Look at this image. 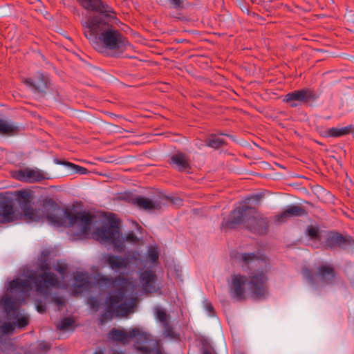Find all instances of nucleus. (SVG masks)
<instances>
[{
  "label": "nucleus",
  "instance_id": "nucleus-1",
  "mask_svg": "<svg viewBox=\"0 0 354 354\" xmlns=\"http://www.w3.org/2000/svg\"><path fill=\"white\" fill-rule=\"evenodd\" d=\"M263 196L261 193L248 196L239 203L238 207L230 212L228 218L221 223V229L225 232L238 227L243 224L245 227L253 234L266 235L269 231V220L263 216L256 205H259Z\"/></svg>",
  "mask_w": 354,
  "mask_h": 354
},
{
  "label": "nucleus",
  "instance_id": "nucleus-2",
  "mask_svg": "<svg viewBox=\"0 0 354 354\" xmlns=\"http://www.w3.org/2000/svg\"><path fill=\"white\" fill-rule=\"evenodd\" d=\"M50 252L48 250H44L41 252L39 257V264L37 266V270L41 271L37 274V271L27 270L24 274L26 279H21L17 278L12 280L8 285V290L10 292H21L28 294L32 289V284L35 287V290L40 294H48V290L50 286H56L59 280L57 275L49 271L50 269L49 257Z\"/></svg>",
  "mask_w": 354,
  "mask_h": 354
},
{
  "label": "nucleus",
  "instance_id": "nucleus-3",
  "mask_svg": "<svg viewBox=\"0 0 354 354\" xmlns=\"http://www.w3.org/2000/svg\"><path fill=\"white\" fill-rule=\"evenodd\" d=\"M238 259L243 271L249 274L247 281L252 297L266 299L269 295L268 273L270 270V263L263 261L255 252L241 253Z\"/></svg>",
  "mask_w": 354,
  "mask_h": 354
},
{
  "label": "nucleus",
  "instance_id": "nucleus-4",
  "mask_svg": "<svg viewBox=\"0 0 354 354\" xmlns=\"http://www.w3.org/2000/svg\"><path fill=\"white\" fill-rule=\"evenodd\" d=\"M113 19H106L102 21L94 19L91 26L84 31V35L88 39L98 38L107 57L119 58L130 43L118 30L113 28L111 24Z\"/></svg>",
  "mask_w": 354,
  "mask_h": 354
},
{
  "label": "nucleus",
  "instance_id": "nucleus-5",
  "mask_svg": "<svg viewBox=\"0 0 354 354\" xmlns=\"http://www.w3.org/2000/svg\"><path fill=\"white\" fill-rule=\"evenodd\" d=\"M42 212H39L40 221L47 220L50 223L56 227L64 226L67 214L73 212L68 208L62 209L57 202L53 198L46 197L39 201Z\"/></svg>",
  "mask_w": 354,
  "mask_h": 354
},
{
  "label": "nucleus",
  "instance_id": "nucleus-6",
  "mask_svg": "<svg viewBox=\"0 0 354 354\" xmlns=\"http://www.w3.org/2000/svg\"><path fill=\"white\" fill-rule=\"evenodd\" d=\"M16 295L20 293V295L15 297L6 296L3 297L1 304L3 310L7 315L9 320H13L12 324L18 328H22L29 324V317L20 313L19 306L25 301V297L28 294L21 292H15Z\"/></svg>",
  "mask_w": 354,
  "mask_h": 354
},
{
  "label": "nucleus",
  "instance_id": "nucleus-7",
  "mask_svg": "<svg viewBox=\"0 0 354 354\" xmlns=\"http://www.w3.org/2000/svg\"><path fill=\"white\" fill-rule=\"evenodd\" d=\"M77 1L83 8L93 12L86 21L82 22V26L86 28L91 26L94 19L102 21L106 19L116 18V13L113 8L102 0H77Z\"/></svg>",
  "mask_w": 354,
  "mask_h": 354
},
{
  "label": "nucleus",
  "instance_id": "nucleus-8",
  "mask_svg": "<svg viewBox=\"0 0 354 354\" xmlns=\"http://www.w3.org/2000/svg\"><path fill=\"white\" fill-rule=\"evenodd\" d=\"M68 221V226H73L79 224L80 231L73 232L71 235V239L73 241H77L88 238L91 232V226L95 216L89 211H75L71 214H66Z\"/></svg>",
  "mask_w": 354,
  "mask_h": 354
},
{
  "label": "nucleus",
  "instance_id": "nucleus-9",
  "mask_svg": "<svg viewBox=\"0 0 354 354\" xmlns=\"http://www.w3.org/2000/svg\"><path fill=\"white\" fill-rule=\"evenodd\" d=\"M324 232L325 238L323 245L326 250L354 253V239L351 235L336 230H326Z\"/></svg>",
  "mask_w": 354,
  "mask_h": 354
},
{
  "label": "nucleus",
  "instance_id": "nucleus-10",
  "mask_svg": "<svg viewBox=\"0 0 354 354\" xmlns=\"http://www.w3.org/2000/svg\"><path fill=\"white\" fill-rule=\"evenodd\" d=\"M121 199L136 206L140 209L146 211L161 210L162 206L165 205L167 202L175 203L173 198L167 196H159L158 199L152 200L131 192L124 193Z\"/></svg>",
  "mask_w": 354,
  "mask_h": 354
},
{
  "label": "nucleus",
  "instance_id": "nucleus-11",
  "mask_svg": "<svg viewBox=\"0 0 354 354\" xmlns=\"http://www.w3.org/2000/svg\"><path fill=\"white\" fill-rule=\"evenodd\" d=\"M16 201L22 210V216L25 221L39 222L41 216L39 209L31 207L32 201L34 198L32 191L21 189L15 192Z\"/></svg>",
  "mask_w": 354,
  "mask_h": 354
},
{
  "label": "nucleus",
  "instance_id": "nucleus-12",
  "mask_svg": "<svg viewBox=\"0 0 354 354\" xmlns=\"http://www.w3.org/2000/svg\"><path fill=\"white\" fill-rule=\"evenodd\" d=\"M301 274L305 279L313 287L319 283V279L325 284L332 283L335 277V272L333 268L327 265L319 266L317 272L312 269L304 266L302 268Z\"/></svg>",
  "mask_w": 354,
  "mask_h": 354
},
{
  "label": "nucleus",
  "instance_id": "nucleus-13",
  "mask_svg": "<svg viewBox=\"0 0 354 354\" xmlns=\"http://www.w3.org/2000/svg\"><path fill=\"white\" fill-rule=\"evenodd\" d=\"M145 333L140 329L134 328L127 332L125 329L113 328L107 333V338L114 342H120L124 345L128 344L131 339L141 338Z\"/></svg>",
  "mask_w": 354,
  "mask_h": 354
},
{
  "label": "nucleus",
  "instance_id": "nucleus-14",
  "mask_svg": "<svg viewBox=\"0 0 354 354\" xmlns=\"http://www.w3.org/2000/svg\"><path fill=\"white\" fill-rule=\"evenodd\" d=\"M248 277L241 274H232V282L229 285V293L235 301H243L246 299L245 284Z\"/></svg>",
  "mask_w": 354,
  "mask_h": 354
},
{
  "label": "nucleus",
  "instance_id": "nucleus-15",
  "mask_svg": "<svg viewBox=\"0 0 354 354\" xmlns=\"http://www.w3.org/2000/svg\"><path fill=\"white\" fill-rule=\"evenodd\" d=\"M37 80L32 77H27L23 80V82L35 93L44 97L47 94V90L50 88L51 80L43 73L37 72L36 74Z\"/></svg>",
  "mask_w": 354,
  "mask_h": 354
},
{
  "label": "nucleus",
  "instance_id": "nucleus-16",
  "mask_svg": "<svg viewBox=\"0 0 354 354\" xmlns=\"http://www.w3.org/2000/svg\"><path fill=\"white\" fill-rule=\"evenodd\" d=\"M118 221L117 219V222ZM116 235H122L118 223H111L109 225L97 227L93 233V236L96 240L106 243L113 241V239Z\"/></svg>",
  "mask_w": 354,
  "mask_h": 354
},
{
  "label": "nucleus",
  "instance_id": "nucleus-17",
  "mask_svg": "<svg viewBox=\"0 0 354 354\" xmlns=\"http://www.w3.org/2000/svg\"><path fill=\"white\" fill-rule=\"evenodd\" d=\"M0 222L6 223L16 220L14 204L12 199L4 197L0 201Z\"/></svg>",
  "mask_w": 354,
  "mask_h": 354
},
{
  "label": "nucleus",
  "instance_id": "nucleus-18",
  "mask_svg": "<svg viewBox=\"0 0 354 354\" xmlns=\"http://www.w3.org/2000/svg\"><path fill=\"white\" fill-rule=\"evenodd\" d=\"M167 162L179 172L188 171L192 169L189 157L180 151L173 154Z\"/></svg>",
  "mask_w": 354,
  "mask_h": 354
},
{
  "label": "nucleus",
  "instance_id": "nucleus-19",
  "mask_svg": "<svg viewBox=\"0 0 354 354\" xmlns=\"http://www.w3.org/2000/svg\"><path fill=\"white\" fill-rule=\"evenodd\" d=\"M308 212L306 208L299 205H291L288 207L281 214L276 216V220L279 223H284L291 217H301L307 216Z\"/></svg>",
  "mask_w": 354,
  "mask_h": 354
},
{
  "label": "nucleus",
  "instance_id": "nucleus-20",
  "mask_svg": "<svg viewBox=\"0 0 354 354\" xmlns=\"http://www.w3.org/2000/svg\"><path fill=\"white\" fill-rule=\"evenodd\" d=\"M17 178L22 182L35 183L41 181L45 179V177L40 170L27 168L24 170L18 171Z\"/></svg>",
  "mask_w": 354,
  "mask_h": 354
},
{
  "label": "nucleus",
  "instance_id": "nucleus-21",
  "mask_svg": "<svg viewBox=\"0 0 354 354\" xmlns=\"http://www.w3.org/2000/svg\"><path fill=\"white\" fill-rule=\"evenodd\" d=\"M126 297V293L120 290H111L107 295L105 306L112 310L115 306L122 303Z\"/></svg>",
  "mask_w": 354,
  "mask_h": 354
},
{
  "label": "nucleus",
  "instance_id": "nucleus-22",
  "mask_svg": "<svg viewBox=\"0 0 354 354\" xmlns=\"http://www.w3.org/2000/svg\"><path fill=\"white\" fill-rule=\"evenodd\" d=\"M104 263L115 270L125 268L127 266V261L124 257L113 254H108L105 257Z\"/></svg>",
  "mask_w": 354,
  "mask_h": 354
},
{
  "label": "nucleus",
  "instance_id": "nucleus-23",
  "mask_svg": "<svg viewBox=\"0 0 354 354\" xmlns=\"http://www.w3.org/2000/svg\"><path fill=\"white\" fill-rule=\"evenodd\" d=\"M300 104L312 105L319 97V95L313 88H303L300 89Z\"/></svg>",
  "mask_w": 354,
  "mask_h": 354
},
{
  "label": "nucleus",
  "instance_id": "nucleus-24",
  "mask_svg": "<svg viewBox=\"0 0 354 354\" xmlns=\"http://www.w3.org/2000/svg\"><path fill=\"white\" fill-rule=\"evenodd\" d=\"M207 147H211L215 150L219 149L224 146H227V142L218 137V134L210 133L205 140Z\"/></svg>",
  "mask_w": 354,
  "mask_h": 354
},
{
  "label": "nucleus",
  "instance_id": "nucleus-25",
  "mask_svg": "<svg viewBox=\"0 0 354 354\" xmlns=\"http://www.w3.org/2000/svg\"><path fill=\"white\" fill-rule=\"evenodd\" d=\"M353 127L352 125L346 126L342 128H335L333 127L328 129L325 132V136L326 137H333V138H338L345 135H348L350 133L353 132Z\"/></svg>",
  "mask_w": 354,
  "mask_h": 354
},
{
  "label": "nucleus",
  "instance_id": "nucleus-26",
  "mask_svg": "<svg viewBox=\"0 0 354 354\" xmlns=\"http://www.w3.org/2000/svg\"><path fill=\"white\" fill-rule=\"evenodd\" d=\"M19 127L8 123L6 120L0 119V134L12 136L17 134Z\"/></svg>",
  "mask_w": 354,
  "mask_h": 354
},
{
  "label": "nucleus",
  "instance_id": "nucleus-27",
  "mask_svg": "<svg viewBox=\"0 0 354 354\" xmlns=\"http://www.w3.org/2000/svg\"><path fill=\"white\" fill-rule=\"evenodd\" d=\"M128 283V279L120 275L115 278L112 277L111 285V288H112L111 290H120L122 292L127 293Z\"/></svg>",
  "mask_w": 354,
  "mask_h": 354
},
{
  "label": "nucleus",
  "instance_id": "nucleus-28",
  "mask_svg": "<svg viewBox=\"0 0 354 354\" xmlns=\"http://www.w3.org/2000/svg\"><path fill=\"white\" fill-rule=\"evenodd\" d=\"M131 306L126 301L122 302L113 307L111 310L113 312L115 317H127L131 312Z\"/></svg>",
  "mask_w": 354,
  "mask_h": 354
},
{
  "label": "nucleus",
  "instance_id": "nucleus-29",
  "mask_svg": "<svg viewBox=\"0 0 354 354\" xmlns=\"http://www.w3.org/2000/svg\"><path fill=\"white\" fill-rule=\"evenodd\" d=\"M300 89L287 93L283 101L288 103L291 108L297 107L300 104Z\"/></svg>",
  "mask_w": 354,
  "mask_h": 354
},
{
  "label": "nucleus",
  "instance_id": "nucleus-30",
  "mask_svg": "<svg viewBox=\"0 0 354 354\" xmlns=\"http://www.w3.org/2000/svg\"><path fill=\"white\" fill-rule=\"evenodd\" d=\"M306 234L310 240L320 241L322 240L321 231L316 225H309L306 228Z\"/></svg>",
  "mask_w": 354,
  "mask_h": 354
},
{
  "label": "nucleus",
  "instance_id": "nucleus-31",
  "mask_svg": "<svg viewBox=\"0 0 354 354\" xmlns=\"http://www.w3.org/2000/svg\"><path fill=\"white\" fill-rule=\"evenodd\" d=\"M156 275L151 270H145L140 275V279L145 286L149 287L155 282Z\"/></svg>",
  "mask_w": 354,
  "mask_h": 354
},
{
  "label": "nucleus",
  "instance_id": "nucleus-32",
  "mask_svg": "<svg viewBox=\"0 0 354 354\" xmlns=\"http://www.w3.org/2000/svg\"><path fill=\"white\" fill-rule=\"evenodd\" d=\"M74 280L75 282L76 288H82L84 286H87L89 284V281L88 280V277L86 273L78 272L74 276Z\"/></svg>",
  "mask_w": 354,
  "mask_h": 354
},
{
  "label": "nucleus",
  "instance_id": "nucleus-33",
  "mask_svg": "<svg viewBox=\"0 0 354 354\" xmlns=\"http://www.w3.org/2000/svg\"><path fill=\"white\" fill-rule=\"evenodd\" d=\"M121 235H116L113 239V241H111L109 244L113 245L114 248L119 252L124 251V237H120Z\"/></svg>",
  "mask_w": 354,
  "mask_h": 354
},
{
  "label": "nucleus",
  "instance_id": "nucleus-34",
  "mask_svg": "<svg viewBox=\"0 0 354 354\" xmlns=\"http://www.w3.org/2000/svg\"><path fill=\"white\" fill-rule=\"evenodd\" d=\"M155 315L156 319L163 325H168L169 315L167 314L165 309L160 307L156 308Z\"/></svg>",
  "mask_w": 354,
  "mask_h": 354
},
{
  "label": "nucleus",
  "instance_id": "nucleus-35",
  "mask_svg": "<svg viewBox=\"0 0 354 354\" xmlns=\"http://www.w3.org/2000/svg\"><path fill=\"white\" fill-rule=\"evenodd\" d=\"M74 323V320L71 317H65L59 322V324L57 325V328L61 330H66Z\"/></svg>",
  "mask_w": 354,
  "mask_h": 354
},
{
  "label": "nucleus",
  "instance_id": "nucleus-36",
  "mask_svg": "<svg viewBox=\"0 0 354 354\" xmlns=\"http://www.w3.org/2000/svg\"><path fill=\"white\" fill-rule=\"evenodd\" d=\"M112 277L105 275H100L96 279V283L99 286L111 287Z\"/></svg>",
  "mask_w": 354,
  "mask_h": 354
},
{
  "label": "nucleus",
  "instance_id": "nucleus-37",
  "mask_svg": "<svg viewBox=\"0 0 354 354\" xmlns=\"http://www.w3.org/2000/svg\"><path fill=\"white\" fill-rule=\"evenodd\" d=\"M115 316L113 312H112L109 307H106V312L102 313L100 317V324H103L106 321L112 319V317Z\"/></svg>",
  "mask_w": 354,
  "mask_h": 354
},
{
  "label": "nucleus",
  "instance_id": "nucleus-38",
  "mask_svg": "<svg viewBox=\"0 0 354 354\" xmlns=\"http://www.w3.org/2000/svg\"><path fill=\"white\" fill-rule=\"evenodd\" d=\"M125 241L130 243H138L139 242V239L134 233L133 231H130L127 233V234L124 236Z\"/></svg>",
  "mask_w": 354,
  "mask_h": 354
},
{
  "label": "nucleus",
  "instance_id": "nucleus-39",
  "mask_svg": "<svg viewBox=\"0 0 354 354\" xmlns=\"http://www.w3.org/2000/svg\"><path fill=\"white\" fill-rule=\"evenodd\" d=\"M71 169L75 174H86L90 172L86 168L74 163L72 164Z\"/></svg>",
  "mask_w": 354,
  "mask_h": 354
},
{
  "label": "nucleus",
  "instance_id": "nucleus-40",
  "mask_svg": "<svg viewBox=\"0 0 354 354\" xmlns=\"http://www.w3.org/2000/svg\"><path fill=\"white\" fill-rule=\"evenodd\" d=\"M51 348V346L45 342H40L37 347V350L38 352H47Z\"/></svg>",
  "mask_w": 354,
  "mask_h": 354
},
{
  "label": "nucleus",
  "instance_id": "nucleus-41",
  "mask_svg": "<svg viewBox=\"0 0 354 354\" xmlns=\"http://www.w3.org/2000/svg\"><path fill=\"white\" fill-rule=\"evenodd\" d=\"M159 255L156 250H150L149 251L148 259L152 263H156L158 261Z\"/></svg>",
  "mask_w": 354,
  "mask_h": 354
},
{
  "label": "nucleus",
  "instance_id": "nucleus-42",
  "mask_svg": "<svg viewBox=\"0 0 354 354\" xmlns=\"http://www.w3.org/2000/svg\"><path fill=\"white\" fill-rule=\"evenodd\" d=\"M171 6L175 9L184 8V3L182 0H169Z\"/></svg>",
  "mask_w": 354,
  "mask_h": 354
},
{
  "label": "nucleus",
  "instance_id": "nucleus-43",
  "mask_svg": "<svg viewBox=\"0 0 354 354\" xmlns=\"http://www.w3.org/2000/svg\"><path fill=\"white\" fill-rule=\"evenodd\" d=\"M67 266L65 263H58L55 268V270L60 274H64L67 272Z\"/></svg>",
  "mask_w": 354,
  "mask_h": 354
},
{
  "label": "nucleus",
  "instance_id": "nucleus-44",
  "mask_svg": "<svg viewBox=\"0 0 354 354\" xmlns=\"http://www.w3.org/2000/svg\"><path fill=\"white\" fill-rule=\"evenodd\" d=\"M205 307L206 310L209 313L211 316H215L216 315V311L214 310V308L212 303L207 300L205 302Z\"/></svg>",
  "mask_w": 354,
  "mask_h": 354
},
{
  "label": "nucleus",
  "instance_id": "nucleus-45",
  "mask_svg": "<svg viewBox=\"0 0 354 354\" xmlns=\"http://www.w3.org/2000/svg\"><path fill=\"white\" fill-rule=\"evenodd\" d=\"M36 309L39 313H45L46 311V304L41 301H37L36 304Z\"/></svg>",
  "mask_w": 354,
  "mask_h": 354
},
{
  "label": "nucleus",
  "instance_id": "nucleus-46",
  "mask_svg": "<svg viewBox=\"0 0 354 354\" xmlns=\"http://www.w3.org/2000/svg\"><path fill=\"white\" fill-rule=\"evenodd\" d=\"M52 300L58 306H63L65 304V300L62 297L53 296Z\"/></svg>",
  "mask_w": 354,
  "mask_h": 354
},
{
  "label": "nucleus",
  "instance_id": "nucleus-47",
  "mask_svg": "<svg viewBox=\"0 0 354 354\" xmlns=\"http://www.w3.org/2000/svg\"><path fill=\"white\" fill-rule=\"evenodd\" d=\"M89 304H90L91 306L92 307V308H93L95 310H97L100 306V302H99L98 299H97L95 297H91L89 299Z\"/></svg>",
  "mask_w": 354,
  "mask_h": 354
},
{
  "label": "nucleus",
  "instance_id": "nucleus-48",
  "mask_svg": "<svg viewBox=\"0 0 354 354\" xmlns=\"http://www.w3.org/2000/svg\"><path fill=\"white\" fill-rule=\"evenodd\" d=\"M55 162L57 165H64L68 168H71V165L73 164V162H68L66 160H61V159H57V158L55 159Z\"/></svg>",
  "mask_w": 354,
  "mask_h": 354
},
{
  "label": "nucleus",
  "instance_id": "nucleus-49",
  "mask_svg": "<svg viewBox=\"0 0 354 354\" xmlns=\"http://www.w3.org/2000/svg\"><path fill=\"white\" fill-rule=\"evenodd\" d=\"M164 326L165 327V332L167 333V335L169 337H174L175 335H174L173 328L171 326H169V324H168V325H164Z\"/></svg>",
  "mask_w": 354,
  "mask_h": 354
},
{
  "label": "nucleus",
  "instance_id": "nucleus-50",
  "mask_svg": "<svg viewBox=\"0 0 354 354\" xmlns=\"http://www.w3.org/2000/svg\"><path fill=\"white\" fill-rule=\"evenodd\" d=\"M138 350H140L143 354H151L153 351V349L147 346H141L138 347Z\"/></svg>",
  "mask_w": 354,
  "mask_h": 354
},
{
  "label": "nucleus",
  "instance_id": "nucleus-51",
  "mask_svg": "<svg viewBox=\"0 0 354 354\" xmlns=\"http://www.w3.org/2000/svg\"><path fill=\"white\" fill-rule=\"evenodd\" d=\"M2 328L4 333H8L13 330V326L12 324H5Z\"/></svg>",
  "mask_w": 354,
  "mask_h": 354
},
{
  "label": "nucleus",
  "instance_id": "nucleus-52",
  "mask_svg": "<svg viewBox=\"0 0 354 354\" xmlns=\"http://www.w3.org/2000/svg\"><path fill=\"white\" fill-rule=\"evenodd\" d=\"M216 134H218V136H227L228 138H230L232 139H234V136L230 135V134H228V133H226L223 131H218L217 133Z\"/></svg>",
  "mask_w": 354,
  "mask_h": 354
},
{
  "label": "nucleus",
  "instance_id": "nucleus-53",
  "mask_svg": "<svg viewBox=\"0 0 354 354\" xmlns=\"http://www.w3.org/2000/svg\"><path fill=\"white\" fill-rule=\"evenodd\" d=\"M176 18H177L178 19H179L182 21H187V17L185 16L176 17Z\"/></svg>",
  "mask_w": 354,
  "mask_h": 354
},
{
  "label": "nucleus",
  "instance_id": "nucleus-54",
  "mask_svg": "<svg viewBox=\"0 0 354 354\" xmlns=\"http://www.w3.org/2000/svg\"><path fill=\"white\" fill-rule=\"evenodd\" d=\"M57 94L56 95L53 97V99L55 100V101H59L60 100V97H59V95L58 93V92L57 91L56 92Z\"/></svg>",
  "mask_w": 354,
  "mask_h": 354
},
{
  "label": "nucleus",
  "instance_id": "nucleus-55",
  "mask_svg": "<svg viewBox=\"0 0 354 354\" xmlns=\"http://www.w3.org/2000/svg\"><path fill=\"white\" fill-rule=\"evenodd\" d=\"M203 354H212V352L207 349H204Z\"/></svg>",
  "mask_w": 354,
  "mask_h": 354
},
{
  "label": "nucleus",
  "instance_id": "nucleus-56",
  "mask_svg": "<svg viewBox=\"0 0 354 354\" xmlns=\"http://www.w3.org/2000/svg\"><path fill=\"white\" fill-rule=\"evenodd\" d=\"M185 41V39H176L174 40V41H175V42H176L177 44L182 43V42H183V41Z\"/></svg>",
  "mask_w": 354,
  "mask_h": 354
},
{
  "label": "nucleus",
  "instance_id": "nucleus-57",
  "mask_svg": "<svg viewBox=\"0 0 354 354\" xmlns=\"http://www.w3.org/2000/svg\"><path fill=\"white\" fill-rule=\"evenodd\" d=\"M93 354H104V353L102 351H96Z\"/></svg>",
  "mask_w": 354,
  "mask_h": 354
},
{
  "label": "nucleus",
  "instance_id": "nucleus-58",
  "mask_svg": "<svg viewBox=\"0 0 354 354\" xmlns=\"http://www.w3.org/2000/svg\"><path fill=\"white\" fill-rule=\"evenodd\" d=\"M137 227H138V229L139 230H142V227H141V226H140L138 224H137Z\"/></svg>",
  "mask_w": 354,
  "mask_h": 354
},
{
  "label": "nucleus",
  "instance_id": "nucleus-59",
  "mask_svg": "<svg viewBox=\"0 0 354 354\" xmlns=\"http://www.w3.org/2000/svg\"><path fill=\"white\" fill-rule=\"evenodd\" d=\"M113 354H120L119 353L116 352V353H114Z\"/></svg>",
  "mask_w": 354,
  "mask_h": 354
}]
</instances>
